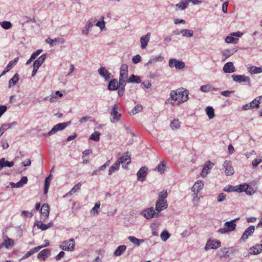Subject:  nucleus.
Returning a JSON list of instances; mask_svg holds the SVG:
<instances>
[{
    "label": "nucleus",
    "instance_id": "nucleus-1",
    "mask_svg": "<svg viewBox=\"0 0 262 262\" xmlns=\"http://www.w3.org/2000/svg\"><path fill=\"white\" fill-rule=\"evenodd\" d=\"M171 96L174 99L176 105H179L189 99V92L184 88L179 89L171 91Z\"/></svg>",
    "mask_w": 262,
    "mask_h": 262
},
{
    "label": "nucleus",
    "instance_id": "nucleus-2",
    "mask_svg": "<svg viewBox=\"0 0 262 262\" xmlns=\"http://www.w3.org/2000/svg\"><path fill=\"white\" fill-rule=\"evenodd\" d=\"M239 220V218L233 219L230 221L226 222L224 224V228H220L218 230V232L221 234H225L229 232L234 231L236 227V225L235 224L237 221Z\"/></svg>",
    "mask_w": 262,
    "mask_h": 262
},
{
    "label": "nucleus",
    "instance_id": "nucleus-3",
    "mask_svg": "<svg viewBox=\"0 0 262 262\" xmlns=\"http://www.w3.org/2000/svg\"><path fill=\"white\" fill-rule=\"evenodd\" d=\"M141 214L147 220L152 218H158L161 215V213L156 212L154 207H149L142 211Z\"/></svg>",
    "mask_w": 262,
    "mask_h": 262
},
{
    "label": "nucleus",
    "instance_id": "nucleus-4",
    "mask_svg": "<svg viewBox=\"0 0 262 262\" xmlns=\"http://www.w3.org/2000/svg\"><path fill=\"white\" fill-rule=\"evenodd\" d=\"M75 241L73 238L64 241L60 245V248L64 251H73L75 249Z\"/></svg>",
    "mask_w": 262,
    "mask_h": 262
},
{
    "label": "nucleus",
    "instance_id": "nucleus-5",
    "mask_svg": "<svg viewBox=\"0 0 262 262\" xmlns=\"http://www.w3.org/2000/svg\"><path fill=\"white\" fill-rule=\"evenodd\" d=\"M224 171L227 176H232L234 174V168L232 166L231 161L225 160L223 164Z\"/></svg>",
    "mask_w": 262,
    "mask_h": 262
},
{
    "label": "nucleus",
    "instance_id": "nucleus-6",
    "mask_svg": "<svg viewBox=\"0 0 262 262\" xmlns=\"http://www.w3.org/2000/svg\"><path fill=\"white\" fill-rule=\"evenodd\" d=\"M118 110L119 107L118 104H115L112 106V109L110 112V115L113 117V119L111 120L113 123L119 121L120 120L121 115L118 112Z\"/></svg>",
    "mask_w": 262,
    "mask_h": 262
},
{
    "label": "nucleus",
    "instance_id": "nucleus-7",
    "mask_svg": "<svg viewBox=\"0 0 262 262\" xmlns=\"http://www.w3.org/2000/svg\"><path fill=\"white\" fill-rule=\"evenodd\" d=\"M169 66L171 68H175L177 70H181L185 68V63L176 59H170L168 62Z\"/></svg>",
    "mask_w": 262,
    "mask_h": 262
},
{
    "label": "nucleus",
    "instance_id": "nucleus-8",
    "mask_svg": "<svg viewBox=\"0 0 262 262\" xmlns=\"http://www.w3.org/2000/svg\"><path fill=\"white\" fill-rule=\"evenodd\" d=\"M221 245V243L219 241H213L209 239L207 241L206 245L205 247L206 251L209 249H216L220 247Z\"/></svg>",
    "mask_w": 262,
    "mask_h": 262
},
{
    "label": "nucleus",
    "instance_id": "nucleus-9",
    "mask_svg": "<svg viewBox=\"0 0 262 262\" xmlns=\"http://www.w3.org/2000/svg\"><path fill=\"white\" fill-rule=\"evenodd\" d=\"M14 245V241L7 236H4V241L0 245V248L5 247L7 249H9L12 248Z\"/></svg>",
    "mask_w": 262,
    "mask_h": 262
},
{
    "label": "nucleus",
    "instance_id": "nucleus-10",
    "mask_svg": "<svg viewBox=\"0 0 262 262\" xmlns=\"http://www.w3.org/2000/svg\"><path fill=\"white\" fill-rule=\"evenodd\" d=\"M95 23L96 19L95 18H91L88 20L83 28L82 33L85 35H88L90 30L92 28Z\"/></svg>",
    "mask_w": 262,
    "mask_h": 262
},
{
    "label": "nucleus",
    "instance_id": "nucleus-11",
    "mask_svg": "<svg viewBox=\"0 0 262 262\" xmlns=\"http://www.w3.org/2000/svg\"><path fill=\"white\" fill-rule=\"evenodd\" d=\"M71 121H68L63 123H60L55 125L52 129V131L53 134H55L59 131H61L66 128L69 124H70Z\"/></svg>",
    "mask_w": 262,
    "mask_h": 262
},
{
    "label": "nucleus",
    "instance_id": "nucleus-12",
    "mask_svg": "<svg viewBox=\"0 0 262 262\" xmlns=\"http://www.w3.org/2000/svg\"><path fill=\"white\" fill-rule=\"evenodd\" d=\"M233 80L236 82H250V78L245 75H232L231 76Z\"/></svg>",
    "mask_w": 262,
    "mask_h": 262
},
{
    "label": "nucleus",
    "instance_id": "nucleus-13",
    "mask_svg": "<svg viewBox=\"0 0 262 262\" xmlns=\"http://www.w3.org/2000/svg\"><path fill=\"white\" fill-rule=\"evenodd\" d=\"M255 231L254 226L251 225L247 228L243 233L241 239L243 241L247 240L249 236H251Z\"/></svg>",
    "mask_w": 262,
    "mask_h": 262
},
{
    "label": "nucleus",
    "instance_id": "nucleus-14",
    "mask_svg": "<svg viewBox=\"0 0 262 262\" xmlns=\"http://www.w3.org/2000/svg\"><path fill=\"white\" fill-rule=\"evenodd\" d=\"M99 74L104 78L105 81H108L111 78V74L106 70L105 67H101L98 70Z\"/></svg>",
    "mask_w": 262,
    "mask_h": 262
},
{
    "label": "nucleus",
    "instance_id": "nucleus-15",
    "mask_svg": "<svg viewBox=\"0 0 262 262\" xmlns=\"http://www.w3.org/2000/svg\"><path fill=\"white\" fill-rule=\"evenodd\" d=\"M168 207L167 201H157L156 202L155 210L160 213L162 210L166 209Z\"/></svg>",
    "mask_w": 262,
    "mask_h": 262
},
{
    "label": "nucleus",
    "instance_id": "nucleus-16",
    "mask_svg": "<svg viewBox=\"0 0 262 262\" xmlns=\"http://www.w3.org/2000/svg\"><path fill=\"white\" fill-rule=\"evenodd\" d=\"M259 106V102L254 99L252 101L249 103L246 104L242 106L243 111H247L250 109H253L254 108H258Z\"/></svg>",
    "mask_w": 262,
    "mask_h": 262
},
{
    "label": "nucleus",
    "instance_id": "nucleus-17",
    "mask_svg": "<svg viewBox=\"0 0 262 262\" xmlns=\"http://www.w3.org/2000/svg\"><path fill=\"white\" fill-rule=\"evenodd\" d=\"M41 217L42 219H46L49 215L50 207L48 204H43L40 209Z\"/></svg>",
    "mask_w": 262,
    "mask_h": 262
},
{
    "label": "nucleus",
    "instance_id": "nucleus-18",
    "mask_svg": "<svg viewBox=\"0 0 262 262\" xmlns=\"http://www.w3.org/2000/svg\"><path fill=\"white\" fill-rule=\"evenodd\" d=\"M147 168L146 167H142L138 171L137 175L138 180L140 181H143L147 176Z\"/></svg>",
    "mask_w": 262,
    "mask_h": 262
},
{
    "label": "nucleus",
    "instance_id": "nucleus-19",
    "mask_svg": "<svg viewBox=\"0 0 262 262\" xmlns=\"http://www.w3.org/2000/svg\"><path fill=\"white\" fill-rule=\"evenodd\" d=\"M214 165V164L210 161H208L203 166V168L201 172V176L203 177H206L208 173L209 169H211Z\"/></svg>",
    "mask_w": 262,
    "mask_h": 262
},
{
    "label": "nucleus",
    "instance_id": "nucleus-20",
    "mask_svg": "<svg viewBox=\"0 0 262 262\" xmlns=\"http://www.w3.org/2000/svg\"><path fill=\"white\" fill-rule=\"evenodd\" d=\"M46 41L50 45V47H51L54 46L56 43H60L63 44L65 42L64 39L61 37H57L53 39L48 37Z\"/></svg>",
    "mask_w": 262,
    "mask_h": 262
},
{
    "label": "nucleus",
    "instance_id": "nucleus-21",
    "mask_svg": "<svg viewBox=\"0 0 262 262\" xmlns=\"http://www.w3.org/2000/svg\"><path fill=\"white\" fill-rule=\"evenodd\" d=\"M28 182V178L27 177H23L20 180L17 182L16 183H14L13 182H10V185L12 188H19L23 187L24 185L27 184Z\"/></svg>",
    "mask_w": 262,
    "mask_h": 262
},
{
    "label": "nucleus",
    "instance_id": "nucleus-22",
    "mask_svg": "<svg viewBox=\"0 0 262 262\" xmlns=\"http://www.w3.org/2000/svg\"><path fill=\"white\" fill-rule=\"evenodd\" d=\"M223 70L225 73H232L235 71V68L232 62H228L225 64Z\"/></svg>",
    "mask_w": 262,
    "mask_h": 262
},
{
    "label": "nucleus",
    "instance_id": "nucleus-23",
    "mask_svg": "<svg viewBox=\"0 0 262 262\" xmlns=\"http://www.w3.org/2000/svg\"><path fill=\"white\" fill-rule=\"evenodd\" d=\"M237 52V50L235 49H226L222 52L223 61H225L228 58L233 55Z\"/></svg>",
    "mask_w": 262,
    "mask_h": 262
},
{
    "label": "nucleus",
    "instance_id": "nucleus-24",
    "mask_svg": "<svg viewBox=\"0 0 262 262\" xmlns=\"http://www.w3.org/2000/svg\"><path fill=\"white\" fill-rule=\"evenodd\" d=\"M150 33H147L145 36H143L140 38L141 47L142 49H145L150 39Z\"/></svg>",
    "mask_w": 262,
    "mask_h": 262
},
{
    "label": "nucleus",
    "instance_id": "nucleus-25",
    "mask_svg": "<svg viewBox=\"0 0 262 262\" xmlns=\"http://www.w3.org/2000/svg\"><path fill=\"white\" fill-rule=\"evenodd\" d=\"M262 252V244H256L251 247L249 249L250 254H258Z\"/></svg>",
    "mask_w": 262,
    "mask_h": 262
},
{
    "label": "nucleus",
    "instance_id": "nucleus-26",
    "mask_svg": "<svg viewBox=\"0 0 262 262\" xmlns=\"http://www.w3.org/2000/svg\"><path fill=\"white\" fill-rule=\"evenodd\" d=\"M128 66L126 64H122L120 68L119 78H126L128 77Z\"/></svg>",
    "mask_w": 262,
    "mask_h": 262
},
{
    "label": "nucleus",
    "instance_id": "nucleus-27",
    "mask_svg": "<svg viewBox=\"0 0 262 262\" xmlns=\"http://www.w3.org/2000/svg\"><path fill=\"white\" fill-rule=\"evenodd\" d=\"M164 59V58L160 55L152 56L148 61L145 64V67H147L149 65L154 63L156 62H161Z\"/></svg>",
    "mask_w": 262,
    "mask_h": 262
},
{
    "label": "nucleus",
    "instance_id": "nucleus-28",
    "mask_svg": "<svg viewBox=\"0 0 262 262\" xmlns=\"http://www.w3.org/2000/svg\"><path fill=\"white\" fill-rule=\"evenodd\" d=\"M17 125V123L15 121H14L11 123L9 124H4L0 127V137L3 134L5 130H7L9 128L12 127L14 126H16Z\"/></svg>",
    "mask_w": 262,
    "mask_h": 262
},
{
    "label": "nucleus",
    "instance_id": "nucleus-29",
    "mask_svg": "<svg viewBox=\"0 0 262 262\" xmlns=\"http://www.w3.org/2000/svg\"><path fill=\"white\" fill-rule=\"evenodd\" d=\"M130 155L128 152L124 154L122 157H120L116 161H119V165L121 163H124L127 162V164H129L130 163Z\"/></svg>",
    "mask_w": 262,
    "mask_h": 262
},
{
    "label": "nucleus",
    "instance_id": "nucleus-30",
    "mask_svg": "<svg viewBox=\"0 0 262 262\" xmlns=\"http://www.w3.org/2000/svg\"><path fill=\"white\" fill-rule=\"evenodd\" d=\"M204 186V183L202 181L198 180L196 182L192 187L191 188V190L192 192H199L200 190H201Z\"/></svg>",
    "mask_w": 262,
    "mask_h": 262
},
{
    "label": "nucleus",
    "instance_id": "nucleus-31",
    "mask_svg": "<svg viewBox=\"0 0 262 262\" xmlns=\"http://www.w3.org/2000/svg\"><path fill=\"white\" fill-rule=\"evenodd\" d=\"M119 88L118 82L116 79H113L108 84V89L110 91H116Z\"/></svg>",
    "mask_w": 262,
    "mask_h": 262
},
{
    "label": "nucleus",
    "instance_id": "nucleus-32",
    "mask_svg": "<svg viewBox=\"0 0 262 262\" xmlns=\"http://www.w3.org/2000/svg\"><path fill=\"white\" fill-rule=\"evenodd\" d=\"M81 186V183L80 182L78 183L72 188V189L69 192L66 193L63 196V197H69L72 195L73 194L77 192L80 189Z\"/></svg>",
    "mask_w": 262,
    "mask_h": 262
},
{
    "label": "nucleus",
    "instance_id": "nucleus-33",
    "mask_svg": "<svg viewBox=\"0 0 262 262\" xmlns=\"http://www.w3.org/2000/svg\"><path fill=\"white\" fill-rule=\"evenodd\" d=\"M128 239L134 245L137 247L140 246L141 244H142L144 242V239H138L134 236H129L128 237Z\"/></svg>",
    "mask_w": 262,
    "mask_h": 262
},
{
    "label": "nucleus",
    "instance_id": "nucleus-34",
    "mask_svg": "<svg viewBox=\"0 0 262 262\" xmlns=\"http://www.w3.org/2000/svg\"><path fill=\"white\" fill-rule=\"evenodd\" d=\"M14 165L13 161H8L4 158L0 159V171L4 167H11Z\"/></svg>",
    "mask_w": 262,
    "mask_h": 262
},
{
    "label": "nucleus",
    "instance_id": "nucleus-35",
    "mask_svg": "<svg viewBox=\"0 0 262 262\" xmlns=\"http://www.w3.org/2000/svg\"><path fill=\"white\" fill-rule=\"evenodd\" d=\"M248 71L251 74H256L262 73V67H257L255 66H251L248 67Z\"/></svg>",
    "mask_w": 262,
    "mask_h": 262
},
{
    "label": "nucleus",
    "instance_id": "nucleus-36",
    "mask_svg": "<svg viewBox=\"0 0 262 262\" xmlns=\"http://www.w3.org/2000/svg\"><path fill=\"white\" fill-rule=\"evenodd\" d=\"M50 251L49 249H46L41 250L37 254V258L42 260H45L48 255H49Z\"/></svg>",
    "mask_w": 262,
    "mask_h": 262
},
{
    "label": "nucleus",
    "instance_id": "nucleus-37",
    "mask_svg": "<svg viewBox=\"0 0 262 262\" xmlns=\"http://www.w3.org/2000/svg\"><path fill=\"white\" fill-rule=\"evenodd\" d=\"M126 246L125 245H121L118 246L114 252L115 256H119L121 255L126 250Z\"/></svg>",
    "mask_w": 262,
    "mask_h": 262
},
{
    "label": "nucleus",
    "instance_id": "nucleus-38",
    "mask_svg": "<svg viewBox=\"0 0 262 262\" xmlns=\"http://www.w3.org/2000/svg\"><path fill=\"white\" fill-rule=\"evenodd\" d=\"M229 248H224L223 249H221L217 252V256L220 258H222L223 257H227L229 256Z\"/></svg>",
    "mask_w": 262,
    "mask_h": 262
},
{
    "label": "nucleus",
    "instance_id": "nucleus-39",
    "mask_svg": "<svg viewBox=\"0 0 262 262\" xmlns=\"http://www.w3.org/2000/svg\"><path fill=\"white\" fill-rule=\"evenodd\" d=\"M141 82L140 77L134 74L131 75L129 78L127 79V82L140 83Z\"/></svg>",
    "mask_w": 262,
    "mask_h": 262
},
{
    "label": "nucleus",
    "instance_id": "nucleus-40",
    "mask_svg": "<svg viewBox=\"0 0 262 262\" xmlns=\"http://www.w3.org/2000/svg\"><path fill=\"white\" fill-rule=\"evenodd\" d=\"M19 80V76L17 73H16L13 77L10 79L9 81V88H11L12 86L15 85Z\"/></svg>",
    "mask_w": 262,
    "mask_h": 262
},
{
    "label": "nucleus",
    "instance_id": "nucleus-41",
    "mask_svg": "<svg viewBox=\"0 0 262 262\" xmlns=\"http://www.w3.org/2000/svg\"><path fill=\"white\" fill-rule=\"evenodd\" d=\"M166 164L164 162H161L160 164H159L155 168V170L160 172L161 174H162L164 172L165 170Z\"/></svg>",
    "mask_w": 262,
    "mask_h": 262
},
{
    "label": "nucleus",
    "instance_id": "nucleus-42",
    "mask_svg": "<svg viewBox=\"0 0 262 262\" xmlns=\"http://www.w3.org/2000/svg\"><path fill=\"white\" fill-rule=\"evenodd\" d=\"M119 166L120 165L119 161H116L114 165L110 167L108 173V175L110 176L116 171L118 170L119 168Z\"/></svg>",
    "mask_w": 262,
    "mask_h": 262
},
{
    "label": "nucleus",
    "instance_id": "nucleus-43",
    "mask_svg": "<svg viewBox=\"0 0 262 262\" xmlns=\"http://www.w3.org/2000/svg\"><path fill=\"white\" fill-rule=\"evenodd\" d=\"M181 33L183 36L191 37L193 36V31L188 29H183L181 31Z\"/></svg>",
    "mask_w": 262,
    "mask_h": 262
},
{
    "label": "nucleus",
    "instance_id": "nucleus-44",
    "mask_svg": "<svg viewBox=\"0 0 262 262\" xmlns=\"http://www.w3.org/2000/svg\"><path fill=\"white\" fill-rule=\"evenodd\" d=\"M181 122L178 119H174L170 123V127L172 130L178 129L180 128Z\"/></svg>",
    "mask_w": 262,
    "mask_h": 262
},
{
    "label": "nucleus",
    "instance_id": "nucleus-45",
    "mask_svg": "<svg viewBox=\"0 0 262 262\" xmlns=\"http://www.w3.org/2000/svg\"><path fill=\"white\" fill-rule=\"evenodd\" d=\"M205 111L210 119H212L214 117V110L212 107L207 106L205 109Z\"/></svg>",
    "mask_w": 262,
    "mask_h": 262
},
{
    "label": "nucleus",
    "instance_id": "nucleus-46",
    "mask_svg": "<svg viewBox=\"0 0 262 262\" xmlns=\"http://www.w3.org/2000/svg\"><path fill=\"white\" fill-rule=\"evenodd\" d=\"M249 185L247 184H241L236 186L234 191L238 192H245V190L248 188Z\"/></svg>",
    "mask_w": 262,
    "mask_h": 262
},
{
    "label": "nucleus",
    "instance_id": "nucleus-47",
    "mask_svg": "<svg viewBox=\"0 0 262 262\" xmlns=\"http://www.w3.org/2000/svg\"><path fill=\"white\" fill-rule=\"evenodd\" d=\"M46 54H44L41 55L39 58H38L36 60H35L34 62L37 65L40 67L42 64L44 62L46 58Z\"/></svg>",
    "mask_w": 262,
    "mask_h": 262
},
{
    "label": "nucleus",
    "instance_id": "nucleus-48",
    "mask_svg": "<svg viewBox=\"0 0 262 262\" xmlns=\"http://www.w3.org/2000/svg\"><path fill=\"white\" fill-rule=\"evenodd\" d=\"M200 90L202 92L207 93L210 91H213V88H212V86L211 85L206 84V85H202L200 88Z\"/></svg>",
    "mask_w": 262,
    "mask_h": 262
},
{
    "label": "nucleus",
    "instance_id": "nucleus-49",
    "mask_svg": "<svg viewBox=\"0 0 262 262\" xmlns=\"http://www.w3.org/2000/svg\"><path fill=\"white\" fill-rule=\"evenodd\" d=\"M0 25L3 29L6 30H9L12 27V25L9 21L5 20L0 22Z\"/></svg>",
    "mask_w": 262,
    "mask_h": 262
},
{
    "label": "nucleus",
    "instance_id": "nucleus-50",
    "mask_svg": "<svg viewBox=\"0 0 262 262\" xmlns=\"http://www.w3.org/2000/svg\"><path fill=\"white\" fill-rule=\"evenodd\" d=\"M100 207V204L99 203H96L95 204L94 207L91 210L90 212L92 214L95 216L98 214L99 209Z\"/></svg>",
    "mask_w": 262,
    "mask_h": 262
},
{
    "label": "nucleus",
    "instance_id": "nucleus-51",
    "mask_svg": "<svg viewBox=\"0 0 262 262\" xmlns=\"http://www.w3.org/2000/svg\"><path fill=\"white\" fill-rule=\"evenodd\" d=\"M188 6V2L187 1H181L179 3L176 5V7H178L181 10H183L187 8Z\"/></svg>",
    "mask_w": 262,
    "mask_h": 262
},
{
    "label": "nucleus",
    "instance_id": "nucleus-52",
    "mask_svg": "<svg viewBox=\"0 0 262 262\" xmlns=\"http://www.w3.org/2000/svg\"><path fill=\"white\" fill-rule=\"evenodd\" d=\"M167 196V192L166 190H164L159 193L158 201H167L165 199Z\"/></svg>",
    "mask_w": 262,
    "mask_h": 262
},
{
    "label": "nucleus",
    "instance_id": "nucleus-53",
    "mask_svg": "<svg viewBox=\"0 0 262 262\" xmlns=\"http://www.w3.org/2000/svg\"><path fill=\"white\" fill-rule=\"evenodd\" d=\"M100 133L99 132H94L91 135L90 139L95 141H99L100 140Z\"/></svg>",
    "mask_w": 262,
    "mask_h": 262
},
{
    "label": "nucleus",
    "instance_id": "nucleus-54",
    "mask_svg": "<svg viewBox=\"0 0 262 262\" xmlns=\"http://www.w3.org/2000/svg\"><path fill=\"white\" fill-rule=\"evenodd\" d=\"M170 236V234L166 230L163 231L160 235V237L163 242H166Z\"/></svg>",
    "mask_w": 262,
    "mask_h": 262
},
{
    "label": "nucleus",
    "instance_id": "nucleus-55",
    "mask_svg": "<svg viewBox=\"0 0 262 262\" xmlns=\"http://www.w3.org/2000/svg\"><path fill=\"white\" fill-rule=\"evenodd\" d=\"M193 193L192 194V201L193 204L195 206H197L199 202L200 198L198 196V193L196 192H193Z\"/></svg>",
    "mask_w": 262,
    "mask_h": 262
},
{
    "label": "nucleus",
    "instance_id": "nucleus-56",
    "mask_svg": "<svg viewBox=\"0 0 262 262\" xmlns=\"http://www.w3.org/2000/svg\"><path fill=\"white\" fill-rule=\"evenodd\" d=\"M35 225L36 226L38 229H40L41 230H45L48 229V227H47L46 224H43L42 222L40 221H36L35 223Z\"/></svg>",
    "mask_w": 262,
    "mask_h": 262
},
{
    "label": "nucleus",
    "instance_id": "nucleus-57",
    "mask_svg": "<svg viewBox=\"0 0 262 262\" xmlns=\"http://www.w3.org/2000/svg\"><path fill=\"white\" fill-rule=\"evenodd\" d=\"M126 82H127V79L119 78L118 82L119 88L125 89Z\"/></svg>",
    "mask_w": 262,
    "mask_h": 262
},
{
    "label": "nucleus",
    "instance_id": "nucleus-58",
    "mask_svg": "<svg viewBox=\"0 0 262 262\" xmlns=\"http://www.w3.org/2000/svg\"><path fill=\"white\" fill-rule=\"evenodd\" d=\"M238 39L234 38L233 36H227L225 38V42L228 43H235Z\"/></svg>",
    "mask_w": 262,
    "mask_h": 262
},
{
    "label": "nucleus",
    "instance_id": "nucleus-59",
    "mask_svg": "<svg viewBox=\"0 0 262 262\" xmlns=\"http://www.w3.org/2000/svg\"><path fill=\"white\" fill-rule=\"evenodd\" d=\"M103 19H104V17L102 16V17H101V20L98 21L96 24V26L97 27H99L100 29H101V30H102L103 29H104L105 27V22L103 20Z\"/></svg>",
    "mask_w": 262,
    "mask_h": 262
},
{
    "label": "nucleus",
    "instance_id": "nucleus-60",
    "mask_svg": "<svg viewBox=\"0 0 262 262\" xmlns=\"http://www.w3.org/2000/svg\"><path fill=\"white\" fill-rule=\"evenodd\" d=\"M143 107L141 105L138 104L136 105L132 111L133 115H135L142 111Z\"/></svg>",
    "mask_w": 262,
    "mask_h": 262
},
{
    "label": "nucleus",
    "instance_id": "nucleus-61",
    "mask_svg": "<svg viewBox=\"0 0 262 262\" xmlns=\"http://www.w3.org/2000/svg\"><path fill=\"white\" fill-rule=\"evenodd\" d=\"M165 104L167 105H170L171 106L176 105V103H175L174 99H173L172 97L171 96V93H170L169 98L165 100Z\"/></svg>",
    "mask_w": 262,
    "mask_h": 262
},
{
    "label": "nucleus",
    "instance_id": "nucleus-62",
    "mask_svg": "<svg viewBox=\"0 0 262 262\" xmlns=\"http://www.w3.org/2000/svg\"><path fill=\"white\" fill-rule=\"evenodd\" d=\"M13 67V65H12V64L9 62V63L7 64L6 69L3 71L1 75H0V77L8 72Z\"/></svg>",
    "mask_w": 262,
    "mask_h": 262
},
{
    "label": "nucleus",
    "instance_id": "nucleus-63",
    "mask_svg": "<svg viewBox=\"0 0 262 262\" xmlns=\"http://www.w3.org/2000/svg\"><path fill=\"white\" fill-rule=\"evenodd\" d=\"M21 215L23 216H28L29 217H32L33 215V211L32 210L31 212H29L28 211L24 210L21 212Z\"/></svg>",
    "mask_w": 262,
    "mask_h": 262
},
{
    "label": "nucleus",
    "instance_id": "nucleus-64",
    "mask_svg": "<svg viewBox=\"0 0 262 262\" xmlns=\"http://www.w3.org/2000/svg\"><path fill=\"white\" fill-rule=\"evenodd\" d=\"M226 200V194L224 193H220L217 198V201L219 202H222Z\"/></svg>",
    "mask_w": 262,
    "mask_h": 262
}]
</instances>
